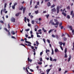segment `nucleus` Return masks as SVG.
Instances as JSON below:
<instances>
[{
  "label": "nucleus",
  "instance_id": "4c0bfd02",
  "mask_svg": "<svg viewBox=\"0 0 74 74\" xmlns=\"http://www.w3.org/2000/svg\"><path fill=\"white\" fill-rule=\"evenodd\" d=\"M54 21L55 22H57L58 21V19H57V18L56 19H54Z\"/></svg>",
  "mask_w": 74,
  "mask_h": 74
},
{
  "label": "nucleus",
  "instance_id": "69168bd1",
  "mask_svg": "<svg viewBox=\"0 0 74 74\" xmlns=\"http://www.w3.org/2000/svg\"><path fill=\"white\" fill-rule=\"evenodd\" d=\"M21 45H23V46H24V47H25V45H24L23 44H21Z\"/></svg>",
  "mask_w": 74,
  "mask_h": 74
},
{
  "label": "nucleus",
  "instance_id": "1a4fd4ad",
  "mask_svg": "<svg viewBox=\"0 0 74 74\" xmlns=\"http://www.w3.org/2000/svg\"><path fill=\"white\" fill-rule=\"evenodd\" d=\"M20 13H21L18 12L16 14H15L16 16H19V14H20Z\"/></svg>",
  "mask_w": 74,
  "mask_h": 74
},
{
  "label": "nucleus",
  "instance_id": "774afa93",
  "mask_svg": "<svg viewBox=\"0 0 74 74\" xmlns=\"http://www.w3.org/2000/svg\"><path fill=\"white\" fill-rule=\"evenodd\" d=\"M25 36L26 37V38H27L28 37V35H27V34H26L25 35Z\"/></svg>",
  "mask_w": 74,
  "mask_h": 74
},
{
  "label": "nucleus",
  "instance_id": "a878e982",
  "mask_svg": "<svg viewBox=\"0 0 74 74\" xmlns=\"http://www.w3.org/2000/svg\"><path fill=\"white\" fill-rule=\"evenodd\" d=\"M55 37L57 38V39H58L59 38V36H58V35H55Z\"/></svg>",
  "mask_w": 74,
  "mask_h": 74
},
{
  "label": "nucleus",
  "instance_id": "9d476101",
  "mask_svg": "<svg viewBox=\"0 0 74 74\" xmlns=\"http://www.w3.org/2000/svg\"><path fill=\"white\" fill-rule=\"evenodd\" d=\"M47 5L48 7H49L51 5V3L50 2H49L48 3H47Z\"/></svg>",
  "mask_w": 74,
  "mask_h": 74
},
{
  "label": "nucleus",
  "instance_id": "a18cd8bd",
  "mask_svg": "<svg viewBox=\"0 0 74 74\" xmlns=\"http://www.w3.org/2000/svg\"><path fill=\"white\" fill-rule=\"evenodd\" d=\"M43 41L45 42V44L46 43V42H45V39L44 38H43Z\"/></svg>",
  "mask_w": 74,
  "mask_h": 74
},
{
  "label": "nucleus",
  "instance_id": "0e129e2a",
  "mask_svg": "<svg viewBox=\"0 0 74 74\" xmlns=\"http://www.w3.org/2000/svg\"><path fill=\"white\" fill-rule=\"evenodd\" d=\"M20 41H24V39H21Z\"/></svg>",
  "mask_w": 74,
  "mask_h": 74
},
{
  "label": "nucleus",
  "instance_id": "f704fd0d",
  "mask_svg": "<svg viewBox=\"0 0 74 74\" xmlns=\"http://www.w3.org/2000/svg\"><path fill=\"white\" fill-rule=\"evenodd\" d=\"M49 14H48L47 15H46V16L47 17V18H48V17H49Z\"/></svg>",
  "mask_w": 74,
  "mask_h": 74
},
{
  "label": "nucleus",
  "instance_id": "20e7f679",
  "mask_svg": "<svg viewBox=\"0 0 74 74\" xmlns=\"http://www.w3.org/2000/svg\"><path fill=\"white\" fill-rule=\"evenodd\" d=\"M5 11H6V8H4L3 9V10H1V15H2V12H3H3H5Z\"/></svg>",
  "mask_w": 74,
  "mask_h": 74
},
{
  "label": "nucleus",
  "instance_id": "2eb2a0df",
  "mask_svg": "<svg viewBox=\"0 0 74 74\" xmlns=\"http://www.w3.org/2000/svg\"><path fill=\"white\" fill-rule=\"evenodd\" d=\"M55 51L56 52H59V50H58V49H55Z\"/></svg>",
  "mask_w": 74,
  "mask_h": 74
},
{
  "label": "nucleus",
  "instance_id": "052dcab7",
  "mask_svg": "<svg viewBox=\"0 0 74 74\" xmlns=\"http://www.w3.org/2000/svg\"><path fill=\"white\" fill-rule=\"evenodd\" d=\"M8 36H10V35H11V34H10V32H9V31H8Z\"/></svg>",
  "mask_w": 74,
  "mask_h": 74
},
{
  "label": "nucleus",
  "instance_id": "3c124183",
  "mask_svg": "<svg viewBox=\"0 0 74 74\" xmlns=\"http://www.w3.org/2000/svg\"><path fill=\"white\" fill-rule=\"evenodd\" d=\"M66 40H67V38H66L65 37L64 38V41H66Z\"/></svg>",
  "mask_w": 74,
  "mask_h": 74
},
{
  "label": "nucleus",
  "instance_id": "f257e3e1",
  "mask_svg": "<svg viewBox=\"0 0 74 74\" xmlns=\"http://www.w3.org/2000/svg\"><path fill=\"white\" fill-rule=\"evenodd\" d=\"M59 24V22L57 21L56 22V24L54 23H52V25H57L56 26V27L57 28V27H58V25Z\"/></svg>",
  "mask_w": 74,
  "mask_h": 74
},
{
  "label": "nucleus",
  "instance_id": "2f4dec72",
  "mask_svg": "<svg viewBox=\"0 0 74 74\" xmlns=\"http://www.w3.org/2000/svg\"><path fill=\"white\" fill-rule=\"evenodd\" d=\"M12 33L13 35H14L15 34V32H14L13 31L12 32Z\"/></svg>",
  "mask_w": 74,
  "mask_h": 74
},
{
  "label": "nucleus",
  "instance_id": "39448f33",
  "mask_svg": "<svg viewBox=\"0 0 74 74\" xmlns=\"http://www.w3.org/2000/svg\"><path fill=\"white\" fill-rule=\"evenodd\" d=\"M11 21L13 22H15V18L12 17L11 19Z\"/></svg>",
  "mask_w": 74,
  "mask_h": 74
},
{
  "label": "nucleus",
  "instance_id": "c85d7f7f",
  "mask_svg": "<svg viewBox=\"0 0 74 74\" xmlns=\"http://www.w3.org/2000/svg\"><path fill=\"white\" fill-rule=\"evenodd\" d=\"M67 18L68 19H70V16L68 15L67 16Z\"/></svg>",
  "mask_w": 74,
  "mask_h": 74
},
{
  "label": "nucleus",
  "instance_id": "e2e57ef3",
  "mask_svg": "<svg viewBox=\"0 0 74 74\" xmlns=\"http://www.w3.org/2000/svg\"><path fill=\"white\" fill-rule=\"evenodd\" d=\"M52 37H55V35H53V34H52Z\"/></svg>",
  "mask_w": 74,
  "mask_h": 74
},
{
  "label": "nucleus",
  "instance_id": "f3484780",
  "mask_svg": "<svg viewBox=\"0 0 74 74\" xmlns=\"http://www.w3.org/2000/svg\"><path fill=\"white\" fill-rule=\"evenodd\" d=\"M62 14H63V15H64L65 16H66V13H64L63 12H62Z\"/></svg>",
  "mask_w": 74,
  "mask_h": 74
},
{
  "label": "nucleus",
  "instance_id": "ea45409f",
  "mask_svg": "<svg viewBox=\"0 0 74 74\" xmlns=\"http://www.w3.org/2000/svg\"><path fill=\"white\" fill-rule=\"evenodd\" d=\"M47 41L48 42V43H50V40L49 39H47Z\"/></svg>",
  "mask_w": 74,
  "mask_h": 74
},
{
  "label": "nucleus",
  "instance_id": "864d4df0",
  "mask_svg": "<svg viewBox=\"0 0 74 74\" xmlns=\"http://www.w3.org/2000/svg\"><path fill=\"white\" fill-rule=\"evenodd\" d=\"M38 64H40V65L41 64H42V62H38Z\"/></svg>",
  "mask_w": 74,
  "mask_h": 74
},
{
  "label": "nucleus",
  "instance_id": "bb28decb",
  "mask_svg": "<svg viewBox=\"0 0 74 74\" xmlns=\"http://www.w3.org/2000/svg\"><path fill=\"white\" fill-rule=\"evenodd\" d=\"M50 70H51V69H47V70L46 71L47 72H49L50 71Z\"/></svg>",
  "mask_w": 74,
  "mask_h": 74
},
{
  "label": "nucleus",
  "instance_id": "aec40b11",
  "mask_svg": "<svg viewBox=\"0 0 74 74\" xmlns=\"http://www.w3.org/2000/svg\"><path fill=\"white\" fill-rule=\"evenodd\" d=\"M66 9L67 10H70V6H68L66 7Z\"/></svg>",
  "mask_w": 74,
  "mask_h": 74
},
{
  "label": "nucleus",
  "instance_id": "4468645a",
  "mask_svg": "<svg viewBox=\"0 0 74 74\" xmlns=\"http://www.w3.org/2000/svg\"><path fill=\"white\" fill-rule=\"evenodd\" d=\"M52 23H54L53 22V20H51L49 22V24H51V23L52 25Z\"/></svg>",
  "mask_w": 74,
  "mask_h": 74
},
{
  "label": "nucleus",
  "instance_id": "a19ab883",
  "mask_svg": "<svg viewBox=\"0 0 74 74\" xmlns=\"http://www.w3.org/2000/svg\"><path fill=\"white\" fill-rule=\"evenodd\" d=\"M55 6V5L54 4H53V5L51 6V8H53V7H54Z\"/></svg>",
  "mask_w": 74,
  "mask_h": 74
},
{
  "label": "nucleus",
  "instance_id": "473e14b6",
  "mask_svg": "<svg viewBox=\"0 0 74 74\" xmlns=\"http://www.w3.org/2000/svg\"><path fill=\"white\" fill-rule=\"evenodd\" d=\"M67 52V48H66L65 49V51H64V53H66Z\"/></svg>",
  "mask_w": 74,
  "mask_h": 74
},
{
  "label": "nucleus",
  "instance_id": "0eeeda50",
  "mask_svg": "<svg viewBox=\"0 0 74 74\" xmlns=\"http://www.w3.org/2000/svg\"><path fill=\"white\" fill-rule=\"evenodd\" d=\"M52 12H56V9L55 8H53L51 10Z\"/></svg>",
  "mask_w": 74,
  "mask_h": 74
},
{
  "label": "nucleus",
  "instance_id": "37998d69",
  "mask_svg": "<svg viewBox=\"0 0 74 74\" xmlns=\"http://www.w3.org/2000/svg\"><path fill=\"white\" fill-rule=\"evenodd\" d=\"M34 28H38V27L37 25H36L34 27Z\"/></svg>",
  "mask_w": 74,
  "mask_h": 74
},
{
  "label": "nucleus",
  "instance_id": "58836bf2",
  "mask_svg": "<svg viewBox=\"0 0 74 74\" xmlns=\"http://www.w3.org/2000/svg\"><path fill=\"white\" fill-rule=\"evenodd\" d=\"M26 71H27V73H29V71H28V70L27 69V68H26Z\"/></svg>",
  "mask_w": 74,
  "mask_h": 74
},
{
  "label": "nucleus",
  "instance_id": "6ab92c4d",
  "mask_svg": "<svg viewBox=\"0 0 74 74\" xmlns=\"http://www.w3.org/2000/svg\"><path fill=\"white\" fill-rule=\"evenodd\" d=\"M64 58H67V53H65Z\"/></svg>",
  "mask_w": 74,
  "mask_h": 74
},
{
  "label": "nucleus",
  "instance_id": "c03bdc74",
  "mask_svg": "<svg viewBox=\"0 0 74 74\" xmlns=\"http://www.w3.org/2000/svg\"><path fill=\"white\" fill-rule=\"evenodd\" d=\"M72 33H73V35H74V29H72Z\"/></svg>",
  "mask_w": 74,
  "mask_h": 74
},
{
  "label": "nucleus",
  "instance_id": "4be33fe9",
  "mask_svg": "<svg viewBox=\"0 0 74 74\" xmlns=\"http://www.w3.org/2000/svg\"><path fill=\"white\" fill-rule=\"evenodd\" d=\"M62 23H60L59 25V27H61V26H62Z\"/></svg>",
  "mask_w": 74,
  "mask_h": 74
},
{
  "label": "nucleus",
  "instance_id": "8fccbe9b",
  "mask_svg": "<svg viewBox=\"0 0 74 74\" xmlns=\"http://www.w3.org/2000/svg\"><path fill=\"white\" fill-rule=\"evenodd\" d=\"M32 4V0H31L30 1V5H31Z\"/></svg>",
  "mask_w": 74,
  "mask_h": 74
},
{
  "label": "nucleus",
  "instance_id": "7c9ffc66",
  "mask_svg": "<svg viewBox=\"0 0 74 74\" xmlns=\"http://www.w3.org/2000/svg\"><path fill=\"white\" fill-rule=\"evenodd\" d=\"M23 8V7L22 6L20 8V10H22Z\"/></svg>",
  "mask_w": 74,
  "mask_h": 74
},
{
  "label": "nucleus",
  "instance_id": "c9c22d12",
  "mask_svg": "<svg viewBox=\"0 0 74 74\" xmlns=\"http://www.w3.org/2000/svg\"><path fill=\"white\" fill-rule=\"evenodd\" d=\"M32 24H34V21H32Z\"/></svg>",
  "mask_w": 74,
  "mask_h": 74
},
{
  "label": "nucleus",
  "instance_id": "6e6552de",
  "mask_svg": "<svg viewBox=\"0 0 74 74\" xmlns=\"http://www.w3.org/2000/svg\"><path fill=\"white\" fill-rule=\"evenodd\" d=\"M27 60L28 62H32V60L30 59V58L29 57L28 58Z\"/></svg>",
  "mask_w": 74,
  "mask_h": 74
},
{
  "label": "nucleus",
  "instance_id": "680f3d73",
  "mask_svg": "<svg viewBox=\"0 0 74 74\" xmlns=\"http://www.w3.org/2000/svg\"><path fill=\"white\" fill-rule=\"evenodd\" d=\"M37 37H41V36H40L39 35H37Z\"/></svg>",
  "mask_w": 74,
  "mask_h": 74
},
{
  "label": "nucleus",
  "instance_id": "4d7b16f0",
  "mask_svg": "<svg viewBox=\"0 0 74 74\" xmlns=\"http://www.w3.org/2000/svg\"><path fill=\"white\" fill-rule=\"evenodd\" d=\"M39 4H40V2H38L37 3V5H39Z\"/></svg>",
  "mask_w": 74,
  "mask_h": 74
},
{
  "label": "nucleus",
  "instance_id": "6e6d98bb",
  "mask_svg": "<svg viewBox=\"0 0 74 74\" xmlns=\"http://www.w3.org/2000/svg\"><path fill=\"white\" fill-rule=\"evenodd\" d=\"M15 6H12V8L13 9H15Z\"/></svg>",
  "mask_w": 74,
  "mask_h": 74
},
{
  "label": "nucleus",
  "instance_id": "f8f14e48",
  "mask_svg": "<svg viewBox=\"0 0 74 74\" xmlns=\"http://www.w3.org/2000/svg\"><path fill=\"white\" fill-rule=\"evenodd\" d=\"M26 19H27L26 17H25L24 18V22H25V23H27V20Z\"/></svg>",
  "mask_w": 74,
  "mask_h": 74
},
{
  "label": "nucleus",
  "instance_id": "bf43d9fd",
  "mask_svg": "<svg viewBox=\"0 0 74 74\" xmlns=\"http://www.w3.org/2000/svg\"><path fill=\"white\" fill-rule=\"evenodd\" d=\"M38 5H36L35 6V8H38V6H37Z\"/></svg>",
  "mask_w": 74,
  "mask_h": 74
},
{
  "label": "nucleus",
  "instance_id": "c756f323",
  "mask_svg": "<svg viewBox=\"0 0 74 74\" xmlns=\"http://www.w3.org/2000/svg\"><path fill=\"white\" fill-rule=\"evenodd\" d=\"M67 27H69V28H72V26H69L68 25L67 26Z\"/></svg>",
  "mask_w": 74,
  "mask_h": 74
},
{
  "label": "nucleus",
  "instance_id": "5701e85b",
  "mask_svg": "<svg viewBox=\"0 0 74 74\" xmlns=\"http://www.w3.org/2000/svg\"><path fill=\"white\" fill-rule=\"evenodd\" d=\"M30 30V29H25V31L26 32H29Z\"/></svg>",
  "mask_w": 74,
  "mask_h": 74
},
{
  "label": "nucleus",
  "instance_id": "9b49d317",
  "mask_svg": "<svg viewBox=\"0 0 74 74\" xmlns=\"http://www.w3.org/2000/svg\"><path fill=\"white\" fill-rule=\"evenodd\" d=\"M25 42L26 43H28V44H32V43H31L30 42H28L27 41H25Z\"/></svg>",
  "mask_w": 74,
  "mask_h": 74
},
{
  "label": "nucleus",
  "instance_id": "72a5a7b5",
  "mask_svg": "<svg viewBox=\"0 0 74 74\" xmlns=\"http://www.w3.org/2000/svg\"><path fill=\"white\" fill-rule=\"evenodd\" d=\"M73 10H72L71 12V15H73Z\"/></svg>",
  "mask_w": 74,
  "mask_h": 74
},
{
  "label": "nucleus",
  "instance_id": "e433bc0d",
  "mask_svg": "<svg viewBox=\"0 0 74 74\" xmlns=\"http://www.w3.org/2000/svg\"><path fill=\"white\" fill-rule=\"evenodd\" d=\"M53 49H52V52L51 53V55H53Z\"/></svg>",
  "mask_w": 74,
  "mask_h": 74
},
{
  "label": "nucleus",
  "instance_id": "a211bd4d",
  "mask_svg": "<svg viewBox=\"0 0 74 74\" xmlns=\"http://www.w3.org/2000/svg\"><path fill=\"white\" fill-rule=\"evenodd\" d=\"M50 51L49 50H47L46 49V53H47V54L48 55V52H49Z\"/></svg>",
  "mask_w": 74,
  "mask_h": 74
},
{
  "label": "nucleus",
  "instance_id": "dca6fc26",
  "mask_svg": "<svg viewBox=\"0 0 74 74\" xmlns=\"http://www.w3.org/2000/svg\"><path fill=\"white\" fill-rule=\"evenodd\" d=\"M69 57L70 58H69L68 60V62H70V60H71V55H70L69 56Z\"/></svg>",
  "mask_w": 74,
  "mask_h": 74
},
{
  "label": "nucleus",
  "instance_id": "cd10ccee",
  "mask_svg": "<svg viewBox=\"0 0 74 74\" xmlns=\"http://www.w3.org/2000/svg\"><path fill=\"white\" fill-rule=\"evenodd\" d=\"M7 7V3H5L4 5V8H6Z\"/></svg>",
  "mask_w": 74,
  "mask_h": 74
},
{
  "label": "nucleus",
  "instance_id": "5fc2aeb1",
  "mask_svg": "<svg viewBox=\"0 0 74 74\" xmlns=\"http://www.w3.org/2000/svg\"><path fill=\"white\" fill-rule=\"evenodd\" d=\"M42 58H40V61L41 62H42Z\"/></svg>",
  "mask_w": 74,
  "mask_h": 74
},
{
  "label": "nucleus",
  "instance_id": "49530a36",
  "mask_svg": "<svg viewBox=\"0 0 74 74\" xmlns=\"http://www.w3.org/2000/svg\"><path fill=\"white\" fill-rule=\"evenodd\" d=\"M17 5V3H15L14 5L15 6V5Z\"/></svg>",
  "mask_w": 74,
  "mask_h": 74
},
{
  "label": "nucleus",
  "instance_id": "423d86ee",
  "mask_svg": "<svg viewBox=\"0 0 74 74\" xmlns=\"http://www.w3.org/2000/svg\"><path fill=\"white\" fill-rule=\"evenodd\" d=\"M26 7H24L23 9V14L25 13V11H26Z\"/></svg>",
  "mask_w": 74,
  "mask_h": 74
},
{
  "label": "nucleus",
  "instance_id": "393cba45",
  "mask_svg": "<svg viewBox=\"0 0 74 74\" xmlns=\"http://www.w3.org/2000/svg\"><path fill=\"white\" fill-rule=\"evenodd\" d=\"M52 31H53V29H51L49 31V33H50Z\"/></svg>",
  "mask_w": 74,
  "mask_h": 74
},
{
  "label": "nucleus",
  "instance_id": "b1692460",
  "mask_svg": "<svg viewBox=\"0 0 74 74\" xmlns=\"http://www.w3.org/2000/svg\"><path fill=\"white\" fill-rule=\"evenodd\" d=\"M25 44V45H27V46H29V47H30L31 46V45L29 44H28L27 45L26 44Z\"/></svg>",
  "mask_w": 74,
  "mask_h": 74
},
{
  "label": "nucleus",
  "instance_id": "603ef678",
  "mask_svg": "<svg viewBox=\"0 0 74 74\" xmlns=\"http://www.w3.org/2000/svg\"><path fill=\"white\" fill-rule=\"evenodd\" d=\"M57 60V59H53V61H55V62H56V61Z\"/></svg>",
  "mask_w": 74,
  "mask_h": 74
},
{
  "label": "nucleus",
  "instance_id": "09e8293b",
  "mask_svg": "<svg viewBox=\"0 0 74 74\" xmlns=\"http://www.w3.org/2000/svg\"><path fill=\"white\" fill-rule=\"evenodd\" d=\"M30 70L31 71H32V72H34V71L32 69H30Z\"/></svg>",
  "mask_w": 74,
  "mask_h": 74
},
{
  "label": "nucleus",
  "instance_id": "de8ad7c7",
  "mask_svg": "<svg viewBox=\"0 0 74 74\" xmlns=\"http://www.w3.org/2000/svg\"><path fill=\"white\" fill-rule=\"evenodd\" d=\"M45 2H48V1H49V0H45Z\"/></svg>",
  "mask_w": 74,
  "mask_h": 74
},
{
  "label": "nucleus",
  "instance_id": "7ed1b4c3",
  "mask_svg": "<svg viewBox=\"0 0 74 74\" xmlns=\"http://www.w3.org/2000/svg\"><path fill=\"white\" fill-rule=\"evenodd\" d=\"M59 8H60V7L59 6H58L56 8V10L57 11V14L59 13V11H60V10H59Z\"/></svg>",
  "mask_w": 74,
  "mask_h": 74
},
{
  "label": "nucleus",
  "instance_id": "f03ea898",
  "mask_svg": "<svg viewBox=\"0 0 74 74\" xmlns=\"http://www.w3.org/2000/svg\"><path fill=\"white\" fill-rule=\"evenodd\" d=\"M35 21L37 23H38L40 24H41V23H40V21H39V20H38V19H35Z\"/></svg>",
  "mask_w": 74,
  "mask_h": 74
},
{
  "label": "nucleus",
  "instance_id": "338daca9",
  "mask_svg": "<svg viewBox=\"0 0 74 74\" xmlns=\"http://www.w3.org/2000/svg\"><path fill=\"white\" fill-rule=\"evenodd\" d=\"M8 28H10V24H8Z\"/></svg>",
  "mask_w": 74,
  "mask_h": 74
},
{
  "label": "nucleus",
  "instance_id": "13d9d810",
  "mask_svg": "<svg viewBox=\"0 0 74 74\" xmlns=\"http://www.w3.org/2000/svg\"><path fill=\"white\" fill-rule=\"evenodd\" d=\"M4 29L5 30L6 32H8V30L7 29V28H5Z\"/></svg>",
  "mask_w": 74,
  "mask_h": 74
},
{
  "label": "nucleus",
  "instance_id": "ddd939ff",
  "mask_svg": "<svg viewBox=\"0 0 74 74\" xmlns=\"http://www.w3.org/2000/svg\"><path fill=\"white\" fill-rule=\"evenodd\" d=\"M59 44L61 46H62V45H63V42H59Z\"/></svg>",
  "mask_w": 74,
  "mask_h": 74
},
{
  "label": "nucleus",
  "instance_id": "412c9836",
  "mask_svg": "<svg viewBox=\"0 0 74 74\" xmlns=\"http://www.w3.org/2000/svg\"><path fill=\"white\" fill-rule=\"evenodd\" d=\"M35 12L36 14H37L38 13V10H37V11H35Z\"/></svg>",
  "mask_w": 74,
  "mask_h": 74
},
{
  "label": "nucleus",
  "instance_id": "79ce46f5",
  "mask_svg": "<svg viewBox=\"0 0 74 74\" xmlns=\"http://www.w3.org/2000/svg\"><path fill=\"white\" fill-rule=\"evenodd\" d=\"M0 23H4V22H3V21H0Z\"/></svg>",
  "mask_w": 74,
  "mask_h": 74
}]
</instances>
